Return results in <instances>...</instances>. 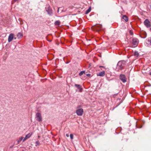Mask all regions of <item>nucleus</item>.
<instances>
[{
  "mask_svg": "<svg viewBox=\"0 0 151 151\" xmlns=\"http://www.w3.org/2000/svg\"><path fill=\"white\" fill-rule=\"evenodd\" d=\"M125 62L124 61H119L117 65L116 69L117 71H119L123 69L125 65Z\"/></svg>",
  "mask_w": 151,
  "mask_h": 151,
  "instance_id": "obj_1",
  "label": "nucleus"
},
{
  "mask_svg": "<svg viewBox=\"0 0 151 151\" xmlns=\"http://www.w3.org/2000/svg\"><path fill=\"white\" fill-rule=\"evenodd\" d=\"M139 43L138 40L136 38H134L132 40V44L133 47H137Z\"/></svg>",
  "mask_w": 151,
  "mask_h": 151,
  "instance_id": "obj_2",
  "label": "nucleus"
},
{
  "mask_svg": "<svg viewBox=\"0 0 151 151\" xmlns=\"http://www.w3.org/2000/svg\"><path fill=\"white\" fill-rule=\"evenodd\" d=\"M35 119L38 122H40L42 120L41 115L40 113H37L35 115Z\"/></svg>",
  "mask_w": 151,
  "mask_h": 151,
  "instance_id": "obj_3",
  "label": "nucleus"
},
{
  "mask_svg": "<svg viewBox=\"0 0 151 151\" xmlns=\"http://www.w3.org/2000/svg\"><path fill=\"white\" fill-rule=\"evenodd\" d=\"M83 109H77L76 110V112L78 115L81 116L83 115Z\"/></svg>",
  "mask_w": 151,
  "mask_h": 151,
  "instance_id": "obj_4",
  "label": "nucleus"
},
{
  "mask_svg": "<svg viewBox=\"0 0 151 151\" xmlns=\"http://www.w3.org/2000/svg\"><path fill=\"white\" fill-rule=\"evenodd\" d=\"M119 78L123 83H125L127 81L126 78L124 75L121 74Z\"/></svg>",
  "mask_w": 151,
  "mask_h": 151,
  "instance_id": "obj_5",
  "label": "nucleus"
},
{
  "mask_svg": "<svg viewBox=\"0 0 151 151\" xmlns=\"http://www.w3.org/2000/svg\"><path fill=\"white\" fill-rule=\"evenodd\" d=\"M45 9L46 11L47 12L48 14L51 15L52 14V10L50 7L49 6L46 7Z\"/></svg>",
  "mask_w": 151,
  "mask_h": 151,
  "instance_id": "obj_6",
  "label": "nucleus"
},
{
  "mask_svg": "<svg viewBox=\"0 0 151 151\" xmlns=\"http://www.w3.org/2000/svg\"><path fill=\"white\" fill-rule=\"evenodd\" d=\"M144 24L148 28L151 26L150 22L148 19H146L145 20Z\"/></svg>",
  "mask_w": 151,
  "mask_h": 151,
  "instance_id": "obj_7",
  "label": "nucleus"
},
{
  "mask_svg": "<svg viewBox=\"0 0 151 151\" xmlns=\"http://www.w3.org/2000/svg\"><path fill=\"white\" fill-rule=\"evenodd\" d=\"M32 134V133H30L26 135L24 138L23 140V142H24L27 139L29 138Z\"/></svg>",
  "mask_w": 151,
  "mask_h": 151,
  "instance_id": "obj_8",
  "label": "nucleus"
},
{
  "mask_svg": "<svg viewBox=\"0 0 151 151\" xmlns=\"http://www.w3.org/2000/svg\"><path fill=\"white\" fill-rule=\"evenodd\" d=\"M14 37V34L11 33L10 34L9 36L8 39V41L9 42H11L13 40Z\"/></svg>",
  "mask_w": 151,
  "mask_h": 151,
  "instance_id": "obj_9",
  "label": "nucleus"
},
{
  "mask_svg": "<svg viewBox=\"0 0 151 151\" xmlns=\"http://www.w3.org/2000/svg\"><path fill=\"white\" fill-rule=\"evenodd\" d=\"M75 86L79 90V91L81 92L82 91L83 89L81 85L78 84H75Z\"/></svg>",
  "mask_w": 151,
  "mask_h": 151,
  "instance_id": "obj_10",
  "label": "nucleus"
},
{
  "mask_svg": "<svg viewBox=\"0 0 151 151\" xmlns=\"http://www.w3.org/2000/svg\"><path fill=\"white\" fill-rule=\"evenodd\" d=\"M105 75V72L104 71H103L102 72H101L99 73L98 74H97V75L99 76H104Z\"/></svg>",
  "mask_w": 151,
  "mask_h": 151,
  "instance_id": "obj_11",
  "label": "nucleus"
},
{
  "mask_svg": "<svg viewBox=\"0 0 151 151\" xmlns=\"http://www.w3.org/2000/svg\"><path fill=\"white\" fill-rule=\"evenodd\" d=\"M23 137H20L19 139L17 140V143L16 144V145L19 144L21 141L23 139Z\"/></svg>",
  "mask_w": 151,
  "mask_h": 151,
  "instance_id": "obj_12",
  "label": "nucleus"
},
{
  "mask_svg": "<svg viewBox=\"0 0 151 151\" xmlns=\"http://www.w3.org/2000/svg\"><path fill=\"white\" fill-rule=\"evenodd\" d=\"M95 27L96 28L98 29H99L100 30L102 27V25L101 24L97 25H95Z\"/></svg>",
  "mask_w": 151,
  "mask_h": 151,
  "instance_id": "obj_13",
  "label": "nucleus"
},
{
  "mask_svg": "<svg viewBox=\"0 0 151 151\" xmlns=\"http://www.w3.org/2000/svg\"><path fill=\"white\" fill-rule=\"evenodd\" d=\"M122 18L124 19L126 22H127L128 20V18L126 15H124L122 17Z\"/></svg>",
  "mask_w": 151,
  "mask_h": 151,
  "instance_id": "obj_14",
  "label": "nucleus"
},
{
  "mask_svg": "<svg viewBox=\"0 0 151 151\" xmlns=\"http://www.w3.org/2000/svg\"><path fill=\"white\" fill-rule=\"evenodd\" d=\"M91 7H90L85 12V14H87L88 13L91 11Z\"/></svg>",
  "mask_w": 151,
  "mask_h": 151,
  "instance_id": "obj_15",
  "label": "nucleus"
},
{
  "mask_svg": "<svg viewBox=\"0 0 151 151\" xmlns=\"http://www.w3.org/2000/svg\"><path fill=\"white\" fill-rule=\"evenodd\" d=\"M60 24V22L59 21H56L55 22V25H59Z\"/></svg>",
  "mask_w": 151,
  "mask_h": 151,
  "instance_id": "obj_16",
  "label": "nucleus"
},
{
  "mask_svg": "<svg viewBox=\"0 0 151 151\" xmlns=\"http://www.w3.org/2000/svg\"><path fill=\"white\" fill-rule=\"evenodd\" d=\"M134 55L136 57H137L139 56V53L137 52H135L134 53Z\"/></svg>",
  "mask_w": 151,
  "mask_h": 151,
  "instance_id": "obj_17",
  "label": "nucleus"
},
{
  "mask_svg": "<svg viewBox=\"0 0 151 151\" xmlns=\"http://www.w3.org/2000/svg\"><path fill=\"white\" fill-rule=\"evenodd\" d=\"M17 36L19 38H21L23 36L20 33H19L17 35Z\"/></svg>",
  "mask_w": 151,
  "mask_h": 151,
  "instance_id": "obj_18",
  "label": "nucleus"
},
{
  "mask_svg": "<svg viewBox=\"0 0 151 151\" xmlns=\"http://www.w3.org/2000/svg\"><path fill=\"white\" fill-rule=\"evenodd\" d=\"M84 73H85L84 71H82L79 73V75L80 76H81L82 75H83V74H84Z\"/></svg>",
  "mask_w": 151,
  "mask_h": 151,
  "instance_id": "obj_19",
  "label": "nucleus"
},
{
  "mask_svg": "<svg viewBox=\"0 0 151 151\" xmlns=\"http://www.w3.org/2000/svg\"><path fill=\"white\" fill-rule=\"evenodd\" d=\"M40 143L39 141H36L35 143V146H37L38 145L40 144Z\"/></svg>",
  "mask_w": 151,
  "mask_h": 151,
  "instance_id": "obj_20",
  "label": "nucleus"
},
{
  "mask_svg": "<svg viewBox=\"0 0 151 151\" xmlns=\"http://www.w3.org/2000/svg\"><path fill=\"white\" fill-rule=\"evenodd\" d=\"M81 105H78L77 106V109H81Z\"/></svg>",
  "mask_w": 151,
  "mask_h": 151,
  "instance_id": "obj_21",
  "label": "nucleus"
},
{
  "mask_svg": "<svg viewBox=\"0 0 151 151\" xmlns=\"http://www.w3.org/2000/svg\"><path fill=\"white\" fill-rule=\"evenodd\" d=\"M70 138L71 139H73V134H70Z\"/></svg>",
  "mask_w": 151,
  "mask_h": 151,
  "instance_id": "obj_22",
  "label": "nucleus"
},
{
  "mask_svg": "<svg viewBox=\"0 0 151 151\" xmlns=\"http://www.w3.org/2000/svg\"><path fill=\"white\" fill-rule=\"evenodd\" d=\"M148 41L150 42V44L151 45V38L148 40Z\"/></svg>",
  "mask_w": 151,
  "mask_h": 151,
  "instance_id": "obj_23",
  "label": "nucleus"
},
{
  "mask_svg": "<svg viewBox=\"0 0 151 151\" xmlns=\"http://www.w3.org/2000/svg\"><path fill=\"white\" fill-rule=\"evenodd\" d=\"M129 32H130V35H133V32L131 30Z\"/></svg>",
  "mask_w": 151,
  "mask_h": 151,
  "instance_id": "obj_24",
  "label": "nucleus"
},
{
  "mask_svg": "<svg viewBox=\"0 0 151 151\" xmlns=\"http://www.w3.org/2000/svg\"><path fill=\"white\" fill-rule=\"evenodd\" d=\"M17 1V0H14V2H16V1Z\"/></svg>",
  "mask_w": 151,
  "mask_h": 151,
  "instance_id": "obj_25",
  "label": "nucleus"
},
{
  "mask_svg": "<svg viewBox=\"0 0 151 151\" xmlns=\"http://www.w3.org/2000/svg\"><path fill=\"white\" fill-rule=\"evenodd\" d=\"M149 74L150 75H151V72H150L149 73Z\"/></svg>",
  "mask_w": 151,
  "mask_h": 151,
  "instance_id": "obj_26",
  "label": "nucleus"
},
{
  "mask_svg": "<svg viewBox=\"0 0 151 151\" xmlns=\"http://www.w3.org/2000/svg\"><path fill=\"white\" fill-rule=\"evenodd\" d=\"M13 147V145H12V146H11L10 147V148H12Z\"/></svg>",
  "mask_w": 151,
  "mask_h": 151,
  "instance_id": "obj_27",
  "label": "nucleus"
},
{
  "mask_svg": "<svg viewBox=\"0 0 151 151\" xmlns=\"http://www.w3.org/2000/svg\"><path fill=\"white\" fill-rule=\"evenodd\" d=\"M66 135L68 137V134H66Z\"/></svg>",
  "mask_w": 151,
  "mask_h": 151,
  "instance_id": "obj_28",
  "label": "nucleus"
},
{
  "mask_svg": "<svg viewBox=\"0 0 151 151\" xmlns=\"http://www.w3.org/2000/svg\"><path fill=\"white\" fill-rule=\"evenodd\" d=\"M90 75V74H87V76H89V75Z\"/></svg>",
  "mask_w": 151,
  "mask_h": 151,
  "instance_id": "obj_29",
  "label": "nucleus"
},
{
  "mask_svg": "<svg viewBox=\"0 0 151 151\" xmlns=\"http://www.w3.org/2000/svg\"><path fill=\"white\" fill-rule=\"evenodd\" d=\"M100 67H103V66H100Z\"/></svg>",
  "mask_w": 151,
  "mask_h": 151,
  "instance_id": "obj_30",
  "label": "nucleus"
},
{
  "mask_svg": "<svg viewBox=\"0 0 151 151\" xmlns=\"http://www.w3.org/2000/svg\"><path fill=\"white\" fill-rule=\"evenodd\" d=\"M49 41H50V42H51V41H50V40H49Z\"/></svg>",
  "mask_w": 151,
  "mask_h": 151,
  "instance_id": "obj_31",
  "label": "nucleus"
},
{
  "mask_svg": "<svg viewBox=\"0 0 151 151\" xmlns=\"http://www.w3.org/2000/svg\"><path fill=\"white\" fill-rule=\"evenodd\" d=\"M150 30H151V28H150Z\"/></svg>",
  "mask_w": 151,
  "mask_h": 151,
  "instance_id": "obj_32",
  "label": "nucleus"
}]
</instances>
